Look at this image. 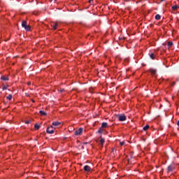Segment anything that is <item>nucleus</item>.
I'll use <instances>...</instances> for the list:
<instances>
[{
  "mask_svg": "<svg viewBox=\"0 0 179 179\" xmlns=\"http://www.w3.org/2000/svg\"><path fill=\"white\" fill-rule=\"evenodd\" d=\"M148 128H149V125L147 124L143 127V131H148Z\"/></svg>",
  "mask_w": 179,
  "mask_h": 179,
  "instance_id": "obj_17",
  "label": "nucleus"
},
{
  "mask_svg": "<svg viewBox=\"0 0 179 179\" xmlns=\"http://www.w3.org/2000/svg\"><path fill=\"white\" fill-rule=\"evenodd\" d=\"M84 171L87 172L92 171V168H90V166H89L88 165H85L84 166Z\"/></svg>",
  "mask_w": 179,
  "mask_h": 179,
  "instance_id": "obj_5",
  "label": "nucleus"
},
{
  "mask_svg": "<svg viewBox=\"0 0 179 179\" xmlns=\"http://www.w3.org/2000/svg\"><path fill=\"white\" fill-rule=\"evenodd\" d=\"M92 1H93V0H90V3H91Z\"/></svg>",
  "mask_w": 179,
  "mask_h": 179,
  "instance_id": "obj_29",
  "label": "nucleus"
},
{
  "mask_svg": "<svg viewBox=\"0 0 179 179\" xmlns=\"http://www.w3.org/2000/svg\"><path fill=\"white\" fill-rule=\"evenodd\" d=\"M50 128H51V129H54V127L51 126Z\"/></svg>",
  "mask_w": 179,
  "mask_h": 179,
  "instance_id": "obj_28",
  "label": "nucleus"
},
{
  "mask_svg": "<svg viewBox=\"0 0 179 179\" xmlns=\"http://www.w3.org/2000/svg\"><path fill=\"white\" fill-rule=\"evenodd\" d=\"M175 85H176V82H173V83H172L171 86H175Z\"/></svg>",
  "mask_w": 179,
  "mask_h": 179,
  "instance_id": "obj_24",
  "label": "nucleus"
},
{
  "mask_svg": "<svg viewBox=\"0 0 179 179\" xmlns=\"http://www.w3.org/2000/svg\"><path fill=\"white\" fill-rule=\"evenodd\" d=\"M178 8V6H172V9H173V10H177V8Z\"/></svg>",
  "mask_w": 179,
  "mask_h": 179,
  "instance_id": "obj_18",
  "label": "nucleus"
},
{
  "mask_svg": "<svg viewBox=\"0 0 179 179\" xmlns=\"http://www.w3.org/2000/svg\"><path fill=\"white\" fill-rule=\"evenodd\" d=\"M119 121H126L127 120V116L124 114H120L117 115Z\"/></svg>",
  "mask_w": 179,
  "mask_h": 179,
  "instance_id": "obj_2",
  "label": "nucleus"
},
{
  "mask_svg": "<svg viewBox=\"0 0 179 179\" xmlns=\"http://www.w3.org/2000/svg\"><path fill=\"white\" fill-rule=\"evenodd\" d=\"M12 94H9L8 96H6L7 100H12Z\"/></svg>",
  "mask_w": 179,
  "mask_h": 179,
  "instance_id": "obj_16",
  "label": "nucleus"
},
{
  "mask_svg": "<svg viewBox=\"0 0 179 179\" xmlns=\"http://www.w3.org/2000/svg\"><path fill=\"white\" fill-rule=\"evenodd\" d=\"M161 17H162V16L159 14L155 15L156 20H160Z\"/></svg>",
  "mask_w": 179,
  "mask_h": 179,
  "instance_id": "obj_12",
  "label": "nucleus"
},
{
  "mask_svg": "<svg viewBox=\"0 0 179 179\" xmlns=\"http://www.w3.org/2000/svg\"><path fill=\"white\" fill-rule=\"evenodd\" d=\"M55 1H57V0H55Z\"/></svg>",
  "mask_w": 179,
  "mask_h": 179,
  "instance_id": "obj_32",
  "label": "nucleus"
},
{
  "mask_svg": "<svg viewBox=\"0 0 179 179\" xmlns=\"http://www.w3.org/2000/svg\"><path fill=\"white\" fill-rule=\"evenodd\" d=\"M39 113H40L41 115H47V113L43 110H40Z\"/></svg>",
  "mask_w": 179,
  "mask_h": 179,
  "instance_id": "obj_15",
  "label": "nucleus"
},
{
  "mask_svg": "<svg viewBox=\"0 0 179 179\" xmlns=\"http://www.w3.org/2000/svg\"><path fill=\"white\" fill-rule=\"evenodd\" d=\"M28 85H31V83H28Z\"/></svg>",
  "mask_w": 179,
  "mask_h": 179,
  "instance_id": "obj_30",
  "label": "nucleus"
},
{
  "mask_svg": "<svg viewBox=\"0 0 179 179\" xmlns=\"http://www.w3.org/2000/svg\"><path fill=\"white\" fill-rule=\"evenodd\" d=\"M177 126L179 127V120L177 122Z\"/></svg>",
  "mask_w": 179,
  "mask_h": 179,
  "instance_id": "obj_26",
  "label": "nucleus"
},
{
  "mask_svg": "<svg viewBox=\"0 0 179 179\" xmlns=\"http://www.w3.org/2000/svg\"><path fill=\"white\" fill-rule=\"evenodd\" d=\"M149 72H150L152 75H156L157 73V71L155 69H150Z\"/></svg>",
  "mask_w": 179,
  "mask_h": 179,
  "instance_id": "obj_7",
  "label": "nucleus"
},
{
  "mask_svg": "<svg viewBox=\"0 0 179 179\" xmlns=\"http://www.w3.org/2000/svg\"><path fill=\"white\" fill-rule=\"evenodd\" d=\"M173 170H174V166H173L172 165H169L167 168L168 172L173 171Z\"/></svg>",
  "mask_w": 179,
  "mask_h": 179,
  "instance_id": "obj_8",
  "label": "nucleus"
},
{
  "mask_svg": "<svg viewBox=\"0 0 179 179\" xmlns=\"http://www.w3.org/2000/svg\"><path fill=\"white\" fill-rule=\"evenodd\" d=\"M1 79L2 80H9V78H8V76H3L1 77Z\"/></svg>",
  "mask_w": 179,
  "mask_h": 179,
  "instance_id": "obj_11",
  "label": "nucleus"
},
{
  "mask_svg": "<svg viewBox=\"0 0 179 179\" xmlns=\"http://www.w3.org/2000/svg\"><path fill=\"white\" fill-rule=\"evenodd\" d=\"M106 142V140L103 138H101V140H100V143L101 145H104V143Z\"/></svg>",
  "mask_w": 179,
  "mask_h": 179,
  "instance_id": "obj_13",
  "label": "nucleus"
},
{
  "mask_svg": "<svg viewBox=\"0 0 179 179\" xmlns=\"http://www.w3.org/2000/svg\"><path fill=\"white\" fill-rule=\"evenodd\" d=\"M168 45L169 47H171L173 45V42H171V41L168 42Z\"/></svg>",
  "mask_w": 179,
  "mask_h": 179,
  "instance_id": "obj_21",
  "label": "nucleus"
},
{
  "mask_svg": "<svg viewBox=\"0 0 179 179\" xmlns=\"http://www.w3.org/2000/svg\"><path fill=\"white\" fill-rule=\"evenodd\" d=\"M22 27H23L26 31H30V30H31V27L30 25H27V22L26 20L22 21Z\"/></svg>",
  "mask_w": 179,
  "mask_h": 179,
  "instance_id": "obj_1",
  "label": "nucleus"
},
{
  "mask_svg": "<svg viewBox=\"0 0 179 179\" xmlns=\"http://www.w3.org/2000/svg\"><path fill=\"white\" fill-rule=\"evenodd\" d=\"M165 0H161V2H163V1H164Z\"/></svg>",
  "mask_w": 179,
  "mask_h": 179,
  "instance_id": "obj_31",
  "label": "nucleus"
},
{
  "mask_svg": "<svg viewBox=\"0 0 179 179\" xmlns=\"http://www.w3.org/2000/svg\"><path fill=\"white\" fill-rule=\"evenodd\" d=\"M46 131H47V134H54V132L55 131L54 130V129H51L50 127H48L47 129H46Z\"/></svg>",
  "mask_w": 179,
  "mask_h": 179,
  "instance_id": "obj_4",
  "label": "nucleus"
},
{
  "mask_svg": "<svg viewBox=\"0 0 179 179\" xmlns=\"http://www.w3.org/2000/svg\"><path fill=\"white\" fill-rule=\"evenodd\" d=\"M98 132H99V134H102L103 130L101 129V128H100V129L98 130Z\"/></svg>",
  "mask_w": 179,
  "mask_h": 179,
  "instance_id": "obj_22",
  "label": "nucleus"
},
{
  "mask_svg": "<svg viewBox=\"0 0 179 179\" xmlns=\"http://www.w3.org/2000/svg\"><path fill=\"white\" fill-rule=\"evenodd\" d=\"M120 145L121 146H124V145H125V142H124V141H120Z\"/></svg>",
  "mask_w": 179,
  "mask_h": 179,
  "instance_id": "obj_20",
  "label": "nucleus"
},
{
  "mask_svg": "<svg viewBox=\"0 0 179 179\" xmlns=\"http://www.w3.org/2000/svg\"><path fill=\"white\" fill-rule=\"evenodd\" d=\"M31 101H32L33 103H36V101H34V99H31Z\"/></svg>",
  "mask_w": 179,
  "mask_h": 179,
  "instance_id": "obj_27",
  "label": "nucleus"
},
{
  "mask_svg": "<svg viewBox=\"0 0 179 179\" xmlns=\"http://www.w3.org/2000/svg\"><path fill=\"white\" fill-rule=\"evenodd\" d=\"M82 132H83V128L80 127L78 130L74 131V135H76V136H79L82 135Z\"/></svg>",
  "mask_w": 179,
  "mask_h": 179,
  "instance_id": "obj_3",
  "label": "nucleus"
},
{
  "mask_svg": "<svg viewBox=\"0 0 179 179\" xmlns=\"http://www.w3.org/2000/svg\"><path fill=\"white\" fill-rule=\"evenodd\" d=\"M25 124H30V121L29 120L25 121Z\"/></svg>",
  "mask_w": 179,
  "mask_h": 179,
  "instance_id": "obj_23",
  "label": "nucleus"
},
{
  "mask_svg": "<svg viewBox=\"0 0 179 179\" xmlns=\"http://www.w3.org/2000/svg\"><path fill=\"white\" fill-rule=\"evenodd\" d=\"M52 125L54 127H58V125H61V122H53Z\"/></svg>",
  "mask_w": 179,
  "mask_h": 179,
  "instance_id": "obj_10",
  "label": "nucleus"
},
{
  "mask_svg": "<svg viewBox=\"0 0 179 179\" xmlns=\"http://www.w3.org/2000/svg\"><path fill=\"white\" fill-rule=\"evenodd\" d=\"M151 59H155V54L152 53L150 55Z\"/></svg>",
  "mask_w": 179,
  "mask_h": 179,
  "instance_id": "obj_19",
  "label": "nucleus"
},
{
  "mask_svg": "<svg viewBox=\"0 0 179 179\" xmlns=\"http://www.w3.org/2000/svg\"><path fill=\"white\" fill-rule=\"evenodd\" d=\"M3 90H6V87H3Z\"/></svg>",
  "mask_w": 179,
  "mask_h": 179,
  "instance_id": "obj_25",
  "label": "nucleus"
},
{
  "mask_svg": "<svg viewBox=\"0 0 179 179\" xmlns=\"http://www.w3.org/2000/svg\"><path fill=\"white\" fill-rule=\"evenodd\" d=\"M101 128H108V124L107 122H103L101 124Z\"/></svg>",
  "mask_w": 179,
  "mask_h": 179,
  "instance_id": "obj_9",
  "label": "nucleus"
},
{
  "mask_svg": "<svg viewBox=\"0 0 179 179\" xmlns=\"http://www.w3.org/2000/svg\"><path fill=\"white\" fill-rule=\"evenodd\" d=\"M51 26H52L53 30H57V27H58V24L52 22Z\"/></svg>",
  "mask_w": 179,
  "mask_h": 179,
  "instance_id": "obj_6",
  "label": "nucleus"
},
{
  "mask_svg": "<svg viewBox=\"0 0 179 179\" xmlns=\"http://www.w3.org/2000/svg\"><path fill=\"white\" fill-rule=\"evenodd\" d=\"M40 124H36L35 125H34V128H35V129H40Z\"/></svg>",
  "mask_w": 179,
  "mask_h": 179,
  "instance_id": "obj_14",
  "label": "nucleus"
}]
</instances>
